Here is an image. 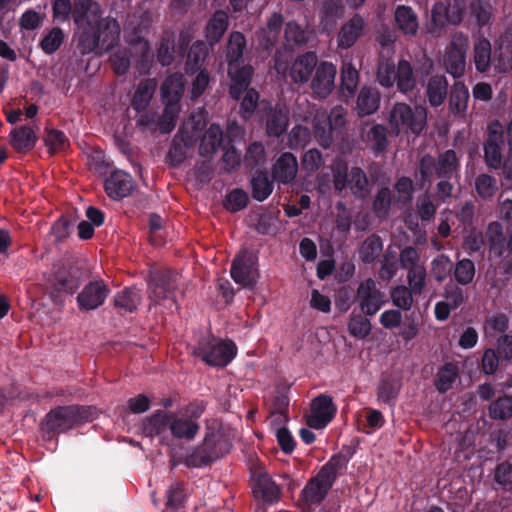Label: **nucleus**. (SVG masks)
<instances>
[{
    "mask_svg": "<svg viewBox=\"0 0 512 512\" xmlns=\"http://www.w3.org/2000/svg\"><path fill=\"white\" fill-rule=\"evenodd\" d=\"M73 19L81 30L78 49L82 55L103 54L117 45L120 26L115 19L102 18L98 3L92 0H77Z\"/></svg>",
    "mask_w": 512,
    "mask_h": 512,
    "instance_id": "f257e3e1",
    "label": "nucleus"
},
{
    "mask_svg": "<svg viewBox=\"0 0 512 512\" xmlns=\"http://www.w3.org/2000/svg\"><path fill=\"white\" fill-rule=\"evenodd\" d=\"M232 446L231 440L216 420L206 421L204 438L187 455L185 464L194 468L210 466L229 453Z\"/></svg>",
    "mask_w": 512,
    "mask_h": 512,
    "instance_id": "f03ea898",
    "label": "nucleus"
},
{
    "mask_svg": "<svg viewBox=\"0 0 512 512\" xmlns=\"http://www.w3.org/2000/svg\"><path fill=\"white\" fill-rule=\"evenodd\" d=\"M90 406L67 405L51 409L45 416L43 430L47 434L64 433L94 419Z\"/></svg>",
    "mask_w": 512,
    "mask_h": 512,
    "instance_id": "7ed1b4c3",
    "label": "nucleus"
},
{
    "mask_svg": "<svg viewBox=\"0 0 512 512\" xmlns=\"http://www.w3.org/2000/svg\"><path fill=\"white\" fill-rule=\"evenodd\" d=\"M89 277L86 261L78 257H67L60 261L51 284L54 291L67 295L74 294Z\"/></svg>",
    "mask_w": 512,
    "mask_h": 512,
    "instance_id": "20e7f679",
    "label": "nucleus"
},
{
    "mask_svg": "<svg viewBox=\"0 0 512 512\" xmlns=\"http://www.w3.org/2000/svg\"><path fill=\"white\" fill-rule=\"evenodd\" d=\"M427 122V110L422 106L411 107L407 103L397 102L389 114V124L398 136L400 133L419 136Z\"/></svg>",
    "mask_w": 512,
    "mask_h": 512,
    "instance_id": "39448f33",
    "label": "nucleus"
},
{
    "mask_svg": "<svg viewBox=\"0 0 512 512\" xmlns=\"http://www.w3.org/2000/svg\"><path fill=\"white\" fill-rule=\"evenodd\" d=\"M206 408L207 402L195 399L185 405L179 413L174 412L170 435L177 440L193 441L200 431L198 420Z\"/></svg>",
    "mask_w": 512,
    "mask_h": 512,
    "instance_id": "423d86ee",
    "label": "nucleus"
},
{
    "mask_svg": "<svg viewBox=\"0 0 512 512\" xmlns=\"http://www.w3.org/2000/svg\"><path fill=\"white\" fill-rule=\"evenodd\" d=\"M146 281L151 305H158L165 300H170L178 308L175 299L179 281L177 272L170 268L153 267L148 271Z\"/></svg>",
    "mask_w": 512,
    "mask_h": 512,
    "instance_id": "0eeeda50",
    "label": "nucleus"
},
{
    "mask_svg": "<svg viewBox=\"0 0 512 512\" xmlns=\"http://www.w3.org/2000/svg\"><path fill=\"white\" fill-rule=\"evenodd\" d=\"M332 177L334 189L338 194L346 188L359 199H364L369 194L368 177L360 167L349 169L345 161L338 160L332 166Z\"/></svg>",
    "mask_w": 512,
    "mask_h": 512,
    "instance_id": "6e6552de",
    "label": "nucleus"
},
{
    "mask_svg": "<svg viewBox=\"0 0 512 512\" xmlns=\"http://www.w3.org/2000/svg\"><path fill=\"white\" fill-rule=\"evenodd\" d=\"M234 342L218 340L213 336L202 337L193 350V354L212 367H225L236 356Z\"/></svg>",
    "mask_w": 512,
    "mask_h": 512,
    "instance_id": "1a4fd4ad",
    "label": "nucleus"
},
{
    "mask_svg": "<svg viewBox=\"0 0 512 512\" xmlns=\"http://www.w3.org/2000/svg\"><path fill=\"white\" fill-rule=\"evenodd\" d=\"M466 9V0L436 2L431 9L429 33L433 36H440L447 26H458L464 19Z\"/></svg>",
    "mask_w": 512,
    "mask_h": 512,
    "instance_id": "9d476101",
    "label": "nucleus"
},
{
    "mask_svg": "<svg viewBox=\"0 0 512 512\" xmlns=\"http://www.w3.org/2000/svg\"><path fill=\"white\" fill-rule=\"evenodd\" d=\"M468 47V37L463 32L452 35L445 50L444 66L453 78H460L465 73Z\"/></svg>",
    "mask_w": 512,
    "mask_h": 512,
    "instance_id": "9b49d317",
    "label": "nucleus"
},
{
    "mask_svg": "<svg viewBox=\"0 0 512 512\" xmlns=\"http://www.w3.org/2000/svg\"><path fill=\"white\" fill-rule=\"evenodd\" d=\"M257 266V256L248 249H242L232 261L230 275L237 284L253 287L259 277Z\"/></svg>",
    "mask_w": 512,
    "mask_h": 512,
    "instance_id": "f8f14e48",
    "label": "nucleus"
},
{
    "mask_svg": "<svg viewBox=\"0 0 512 512\" xmlns=\"http://www.w3.org/2000/svg\"><path fill=\"white\" fill-rule=\"evenodd\" d=\"M504 131L501 123L494 120L488 125L484 141V162L489 169L498 170L503 164Z\"/></svg>",
    "mask_w": 512,
    "mask_h": 512,
    "instance_id": "ddd939ff",
    "label": "nucleus"
},
{
    "mask_svg": "<svg viewBox=\"0 0 512 512\" xmlns=\"http://www.w3.org/2000/svg\"><path fill=\"white\" fill-rule=\"evenodd\" d=\"M111 290L103 280H94L87 283L77 295L76 301L80 311H92L101 307Z\"/></svg>",
    "mask_w": 512,
    "mask_h": 512,
    "instance_id": "4468645a",
    "label": "nucleus"
},
{
    "mask_svg": "<svg viewBox=\"0 0 512 512\" xmlns=\"http://www.w3.org/2000/svg\"><path fill=\"white\" fill-rule=\"evenodd\" d=\"M337 406L329 395L320 394L311 403V414L307 418V424L313 429L325 428L335 417Z\"/></svg>",
    "mask_w": 512,
    "mask_h": 512,
    "instance_id": "2eb2a0df",
    "label": "nucleus"
},
{
    "mask_svg": "<svg viewBox=\"0 0 512 512\" xmlns=\"http://www.w3.org/2000/svg\"><path fill=\"white\" fill-rule=\"evenodd\" d=\"M361 311L366 316H374L384 304L382 293L373 279L368 278L361 282L356 293Z\"/></svg>",
    "mask_w": 512,
    "mask_h": 512,
    "instance_id": "dca6fc26",
    "label": "nucleus"
},
{
    "mask_svg": "<svg viewBox=\"0 0 512 512\" xmlns=\"http://www.w3.org/2000/svg\"><path fill=\"white\" fill-rule=\"evenodd\" d=\"M333 483L319 472L311 477L300 493V500L308 507L320 505L333 487Z\"/></svg>",
    "mask_w": 512,
    "mask_h": 512,
    "instance_id": "f3484780",
    "label": "nucleus"
},
{
    "mask_svg": "<svg viewBox=\"0 0 512 512\" xmlns=\"http://www.w3.org/2000/svg\"><path fill=\"white\" fill-rule=\"evenodd\" d=\"M311 88L318 98L328 97L335 87L336 66L328 61L320 62L315 68Z\"/></svg>",
    "mask_w": 512,
    "mask_h": 512,
    "instance_id": "a211bd4d",
    "label": "nucleus"
},
{
    "mask_svg": "<svg viewBox=\"0 0 512 512\" xmlns=\"http://www.w3.org/2000/svg\"><path fill=\"white\" fill-rule=\"evenodd\" d=\"M174 412L162 409L155 410L142 422V431L145 436L159 437L164 440L171 434V423Z\"/></svg>",
    "mask_w": 512,
    "mask_h": 512,
    "instance_id": "6ab92c4d",
    "label": "nucleus"
},
{
    "mask_svg": "<svg viewBox=\"0 0 512 512\" xmlns=\"http://www.w3.org/2000/svg\"><path fill=\"white\" fill-rule=\"evenodd\" d=\"M104 190L110 199L115 201L122 200L133 192V178L129 173L122 170L112 171L105 179Z\"/></svg>",
    "mask_w": 512,
    "mask_h": 512,
    "instance_id": "aec40b11",
    "label": "nucleus"
},
{
    "mask_svg": "<svg viewBox=\"0 0 512 512\" xmlns=\"http://www.w3.org/2000/svg\"><path fill=\"white\" fill-rule=\"evenodd\" d=\"M228 75L231 80L229 95L234 100H240L243 93L250 89L254 68L251 65L233 64L228 66Z\"/></svg>",
    "mask_w": 512,
    "mask_h": 512,
    "instance_id": "412c9836",
    "label": "nucleus"
},
{
    "mask_svg": "<svg viewBox=\"0 0 512 512\" xmlns=\"http://www.w3.org/2000/svg\"><path fill=\"white\" fill-rule=\"evenodd\" d=\"M298 172V161L291 152L282 153L272 166V178L280 184L292 183Z\"/></svg>",
    "mask_w": 512,
    "mask_h": 512,
    "instance_id": "4be33fe9",
    "label": "nucleus"
},
{
    "mask_svg": "<svg viewBox=\"0 0 512 512\" xmlns=\"http://www.w3.org/2000/svg\"><path fill=\"white\" fill-rule=\"evenodd\" d=\"M361 138L366 147L377 157L387 152L389 147L388 129L383 124H373L368 129H363Z\"/></svg>",
    "mask_w": 512,
    "mask_h": 512,
    "instance_id": "5701e85b",
    "label": "nucleus"
},
{
    "mask_svg": "<svg viewBox=\"0 0 512 512\" xmlns=\"http://www.w3.org/2000/svg\"><path fill=\"white\" fill-rule=\"evenodd\" d=\"M359 70L353 65L351 60L344 59L340 68V87L339 95L342 101L351 100L358 88Z\"/></svg>",
    "mask_w": 512,
    "mask_h": 512,
    "instance_id": "b1692460",
    "label": "nucleus"
},
{
    "mask_svg": "<svg viewBox=\"0 0 512 512\" xmlns=\"http://www.w3.org/2000/svg\"><path fill=\"white\" fill-rule=\"evenodd\" d=\"M317 65L318 57L313 51L297 56L290 68L292 81L297 84L307 83Z\"/></svg>",
    "mask_w": 512,
    "mask_h": 512,
    "instance_id": "393cba45",
    "label": "nucleus"
},
{
    "mask_svg": "<svg viewBox=\"0 0 512 512\" xmlns=\"http://www.w3.org/2000/svg\"><path fill=\"white\" fill-rule=\"evenodd\" d=\"M253 494L266 503H274L279 500L281 490L266 471H259L254 475Z\"/></svg>",
    "mask_w": 512,
    "mask_h": 512,
    "instance_id": "a878e982",
    "label": "nucleus"
},
{
    "mask_svg": "<svg viewBox=\"0 0 512 512\" xmlns=\"http://www.w3.org/2000/svg\"><path fill=\"white\" fill-rule=\"evenodd\" d=\"M436 177L438 179L459 178L461 163L460 158L453 149H447L438 154L436 158Z\"/></svg>",
    "mask_w": 512,
    "mask_h": 512,
    "instance_id": "bb28decb",
    "label": "nucleus"
},
{
    "mask_svg": "<svg viewBox=\"0 0 512 512\" xmlns=\"http://www.w3.org/2000/svg\"><path fill=\"white\" fill-rule=\"evenodd\" d=\"M38 137L30 125L13 128L9 133V143L18 153L26 154L36 145Z\"/></svg>",
    "mask_w": 512,
    "mask_h": 512,
    "instance_id": "cd10ccee",
    "label": "nucleus"
},
{
    "mask_svg": "<svg viewBox=\"0 0 512 512\" xmlns=\"http://www.w3.org/2000/svg\"><path fill=\"white\" fill-rule=\"evenodd\" d=\"M363 18L356 14L349 19L339 30L337 36L338 47L341 49L351 48L359 37L362 35L364 30Z\"/></svg>",
    "mask_w": 512,
    "mask_h": 512,
    "instance_id": "c85d7f7f",
    "label": "nucleus"
},
{
    "mask_svg": "<svg viewBox=\"0 0 512 512\" xmlns=\"http://www.w3.org/2000/svg\"><path fill=\"white\" fill-rule=\"evenodd\" d=\"M184 92V85L180 76L170 75L161 85V96L166 104L164 116H168L169 110L179 103Z\"/></svg>",
    "mask_w": 512,
    "mask_h": 512,
    "instance_id": "c756f323",
    "label": "nucleus"
},
{
    "mask_svg": "<svg viewBox=\"0 0 512 512\" xmlns=\"http://www.w3.org/2000/svg\"><path fill=\"white\" fill-rule=\"evenodd\" d=\"M380 93L371 86H362L356 100V110L360 117L374 114L380 107Z\"/></svg>",
    "mask_w": 512,
    "mask_h": 512,
    "instance_id": "7c9ffc66",
    "label": "nucleus"
},
{
    "mask_svg": "<svg viewBox=\"0 0 512 512\" xmlns=\"http://www.w3.org/2000/svg\"><path fill=\"white\" fill-rule=\"evenodd\" d=\"M289 125L288 111L280 107L268 106L266 113V133L269 137L278 138L283 135Z\"/></svg>",
    "mask_w": 512,
    "mask_h": 512,
    "instance_id": "2f4dec72",
    "label": "nucleus"
},
{
    "mask_svg": "<svg viewBox=\"0 0 512 512\" xmlns=\"http://www.w3.org/2000/svg\"><path fill=\"white\" fill-rule=\"evenodd\" d=\"M223 142V130L219 124H211L200 139L199 154L202 157H212Z\"/></svg>",
    "mask_w": 512,
    "mask_h": 512,
    "instance_id": "473e14b6",
    "label": "nucleus"
},
{
    "mask_svg": "<svg viewBox=\"0 0 512 512\" xmlns=\"http://www.w3.org/2000/svg\"><path fill=\"white\" fill-rule=\"evenodd\" d=\"M398 29L406 36H415L418 32L419 22L415 11L406 5H399L394 13Z\"/></svg>",
    "mask_w": 512,
    "mask_h": 512,
    "instance_id": "72a5a7b5",
    "label": "nucleus"
},
{
    "mask_svg": "<svg viewBox=\"0 0 512 512\" xmlns=\"http://www.w3.org/2000/svg\"><path fill=\"white\" fill-rule=\"evenodd\" d=\"M448 80L444 75H432L427 82L426 95L432 107L441 106L448 94Z\"/></svg>",
    "mask_w": 512,
    "mask_h": 512,
    "instance_id": "f704fd0d",
    "label": "nucleus"
},
{
    "mask_svg": "<svg viewBox=\"0 0 512 512\" xmlns=\"http://www.w3.org/2000/svg\"><path fill=\"white\" fill-rule=\"evenodd\" d=\"M401 379L392 374L383 375L377 387V398L379 401L394 405L401 389Z\"/></svg>",
    "mask_w": 512,
    "mask_h": 512,
    "instance_id": "c9c22d12",
    "label": "nucleus"
},
{
    "mask_svg": "<svg viewBox=\"0 0 512 512\" xmlns=\"http://www.w3.org/2000/svg\"><path fill=\"white\" fill-rule=\"evenodd\" d=\"M473 61L479 73L489 71L491 64H493V59L491 43L487 38L481 36L475 41L473 47Z\"/></svg>",
    "mask_w": 512,
    "mask_h": 512,
    "instance_id": "e433bc0d",
    "label": "nucleus"
},
{
    "mask_svg": "<svg viewBox=\"0 0 512 512\" xmlns=\"http://www.w3.org/2000/svg\"><path fill=\"white\" fill-rule=\"evenodd\" d=\"M141 300L142 295L139 289L135 287H125L114 295L113 304L115 308L119 310L133 313L137 310Z\"/></svg>",
    "mask_w": 512,
    "mask_h": 512,
    "instance_id": "4c0bfd02",
    "label": "nucleus"
},
{
    "mask_svg": "<svg viewBox=\"0 0 512 512\" xmlns=\"http://www.w3.org/2000/svg\"><path fill=\"white\" fill-rule=\"evenodd\" d=\"M266 170H257L251 178V194L253 199L263 202L272 193L274 185Z\"/></svg>",
    "mask_w": 512,
    "mask_h": 512,
    "instance_id": "58836bf2",
    "label": "nucleus"
},
{
    "mask_svg": "<svg viewBox=\"0 0 512 512\" xmlns=\"http://www.w3.org/2000/svg\"><path fill=\"white\" fill-rule=\"evenodd\" d=\"M313 133L316 141L323 148H330L333 143L334 128L330 116H316L313 119Z\"/></svg>",
    "mask_w": 512,
    "mask_h": 512,
    "instance_id": "ea45409f",
    "label": "nucleus"
},
{
    "mask_svg": "<svg viewBox=\"0 0 512 512\" xmlns=\"http://www.w3.org/2000/svg\"><path fill=\"white\" fill-rule=\"evenodd\" d=\"M487 239L490 255L494 258H501L507 250V243H505L503 227L499 222L494 221L488 225Z\"/></svg>",
    "mask_w": 512,
    "mask_h": 512,
    "instance_id": "a19ab883",
    "label": "nucleus"
},
{
    "mask_svg": "<svg viewBox=\"0 0 512 512\" xmlns=\"http://www.w3.org/2000/svg\"><path fill=\"white\" fill-rule=\"evenodd\" d=\"M228 27V16L222 11H216L206 25V37L211 44L221 40Z\"/></svg>",
    "mask_w": 512,
    "mask_h": 512,
    "instance_id": "79ce46f5",
    "label": "nucleus"
},
{
    "mask_svg": "<svg viewBox=\"0 0 512 512\" xmlns=\"http://www.w3.org/2000/svg\"><path fill=\"white\" fill-rule=\"evenodd\" d=\"M156 89L154 79L148 78L141 81L132 98V107L140 112L147 108Z\"/></svg>",
    "mask_w": 512,
    "mask_h": 512,
    "instance_id": "37998d69",
    "label": "nucleus"
},
{
    "mask_svg": "<svg viewBox=\"0 0 512 512\" xmlns=\"http://www.w3.org/2000/svg\"><path fill=\"white\" fill-rule=\"evenodd\" d=\"M208 55V48L204 41H196L189 48L185 63V71L187 74H195L200 70L203 62Z\"/></svg>",
    "mask_w": 512,
    "mask_h": 512,
    "instance_id": "c03bdc74",
    "label": "nucleus"
},
{
    "mask_svg": "<svg viewBox=\"0 0 512 512\" xmlns=\"http://www.w3.org/2000/svg\"><path fill=\"white\" fill-rule=\"evenodd\" d=\"M44 144L48 149L50 155L63 152L70 146V141L66 134L56 128L45 127Z\"/></svg>",
    "mask_w": 512,
    "mask_h": 512,
    "instance_id": "a18cd8bd",
    "label": "nucleus"
},
{
    "mask_svg": "<svg viewBox=\"0 0 512 512\" xmlns=\"http://www.w3.org/2000/svg\"><path fill=\"white\" fill-rule=\"evenodd\" d=\"M488 416L496 421H507L511 419L512 396L504 394L492 400L488 406Z\"/></svg>",
    "mask_w": 512,
    "mask_h": 512,
    "instance_id": "49530a36",
    "label": "nucleus"
},
{
    "mask_svg": "<svg viewBox=\"0 0 512 512\" xmlns=\"http://www.w3.org/2000/svg\"><path fill=\"white\" fill-rule=\"evenodd\" d=\"M383 251V242L379 235L371 234L362 243L359 257L365 264L373 263Z\"/></svg>",
    "mask_w": 512,
    "mask_h": 512,
    "instance_id": "de8ad7c7",
    "label": "nucleus"
},
{
    "mask_svg": "<svg viewBox=\"0 0 512 512\" xmlns=\"http://www.w3.org/2000/svg\"><path fill=\"white\" fill-rule=\"evenodd\" d=\"M396 84L399 91L408 93L416 86L413 68L407 60H400L396 68Z\"/></svg>",
    "mask_w": 512,
    "mask_h": 512,
    "instance_id": "09e8293b",
    "label": "nucleus"
},
{
    "mask_svg": "<svg viewBox=\"0 0 512 512\" xmlns=\"http://www.w3.org/2000/svg\"><path fill=\"white\" fill-rule=\"evenodd\" d=\"M246 48L245 36L238 31H234L230 34L227 49H226V60L228 66L233 64H239L243 57L244 49Z\"/></svg>",
    "mask_w": 512,
    "mask_h": 512,
    "instance_id": "8fccbe9b",
    "label": "nucleus"
},
{
    "mask_svg": "<svg viewBox=\"0 0 512 512\" xmlns=\"http://www.w3.org/2000/svg\"><path fill=\"white\" fill-rule=\"evenodd\" d=\"M343 13L341 0H319V17L321 24L331 26Z\"/></svg>",
    "mask_w": 512,
    "mask_h": 512,
    "instance_id": "3c124183",
    "label": "nucleus"
},
{
    "mask_svg": "<svg viewBox=\"0 0 512 512\" xmlns=\"http://www.w3.org/2000/svg\"><path fill=\"white\" fill-rule=\"evenodd\" d=\"M75 219L70 215H61L51 226L49 237H53V243L64 242L73 232Z\"/></svg>",
    "mask_w": 512,
    "mask_h": 512,
    "instance_id": "603ef678",
    "label": "nucleus"
},
{
    "mask_svg": "<svg viewBox=\"0 0 512 512\" xmlns=\"http://www.w3.org/2000/svg\"><path fill=\"white\" fill-rule=\"evenodd\" d=\"M459 375L458 368L453 363H445L437 372L434 385L440 393H446L452 388Z\"/></svg>",
    "mask_w": 512,
    "mask_h": 512,
    "instance_id": "864d4df0",
    "label": "nucleus"
},
{
    "mask_svg": "<svg viewBox=\"0 0 512 512\" xmlns=\"http://www.w3.org/2000/svg\"><path fill=\"white\" fill-rule=\"evenodd\" d=\"M289 406L288 388L278 389L272 400L273 410L271 416L278 415L272 420L273 425H278L288 421L287 411Z\"/></svg>",
    "mask_w": 512,
    "mask_h": 512,
    "instance_id": "5fc2aeb1",
    "label": "nucleus"
},
{
    "mask_svg": "<svg viewBox=\"0 0 512 512\" xmlns=\"http://www.w3.org/2000/svg\"><path fill=\"white\" fill-rule=\"evenodd\" d=\"M453 276L459 285H468L473 282L476 269L474 262L469 258H463L453 264Z\"/></svg>",
    "mask_w": 512,
    "mask_h": 512,
    "instance_id": "6e6d98bb",
    "label": "nucleus"
},
{
    "mask_svg": "<svg viewBox=\"0 0 512 512\" xmlns=\"http://www.w3.org/2000/svg\"><path fill=\"white\" fill-rule=\"evenodd\" d=\"M469 91L461 81H456L450 93L449 104L454 113H464L467 109Z\"/></svg>",
    "mask_w": 512,
    "mask_h": 512,
    "instance_id": "4d7b16f0",
    "label": "nucleus"
},
{
    "mask_svg": "<svg viewBox=\"0 0 512 512\" xmlns=\"http://www.w3.org/2000/svg\"><path fill=\"white\" fill-rule=\"evenodd\" d=\"M348 463L342 454H333L330 459L318 471L326 479L335 484L339 474L346 470Z\"/></svg>",
    "mask_w": 512,
    "mask_h": 512,
    "instance_id": "13d9d810",
    "label": "nucleus"
},
{
    "mask_svg": "<svg viewBox=\"0 0 512 512\" xmlns=\"http://www.w3.org/2000/svg\"><path fill=\"white\" fill-rule=\"evenodd\" d=\"M166 506L172 510H179L184 507L187 500L186 485L183 481L172 483L167 492Z\"/></svg>",
    "mask_w": 512,
    "mask_h": 512,
    "instance_id": "bf43d9fd",
    "label": "nucleus"
},
{
    "mask_svg": "<svg viewBox=\"0 0 512 512\" xmlns=\"http://www.w3.org/2000/svg\"><path fill=\"white\" fill-rule=\"evenodd\" d=\"M493 65L497 72L507 73L512 70V42L500 44L495 49Z\"/></svg>",
    "mask_w": 512,
    "mask_h": 512,
    "instance_id": "052dcab7",
    "label": "nucleus"
},
{
    "mask_svg": "<svg viewBox=\"0 0 512 512\" xmlns=\"http://www.w3.org/2000/svg\"><path fill=\"white\" fill-rule=\"evenodd\" d=\"M453 271V262L445 254L437 255L431 261V273L438 283H442Z\"/></svg>",
    "mask_w": 512,
    "mask_h": 512,
    "instance_id": "680f3d73",
    "label": "nucleus"
},
{
    "mask_svg": "<svg viewBox=\"0 0 512 512\" xmlns=\"http://www.w3.org/2000/svg\"><path fill=\"white\" fill-rule=\"evenodd\" d=\"M392 203V192L389 187H382L376 193L372 209L378 218H386Z\"/></svg>",
    "mask_w": 512,
    "mask_h": 512,
    "instance_id": "e2e57ef3",
    "label": "nucleus"
},
{
    "mask_svg": "<svg viewBox=\"0 0 512 512\" xmlns=\"http://www.w3.org/2000/svg\"><path fill=\"white\" fill-rule=\"evenodd\" d=\"M248 202V194L241 188H235L226 195L223 206L227 211L236 213L246 208Z\"/></svg>",
    "mask_w": 512,
    "mask_h": 512,
    "instance_id": "0e129e2a",
    "label": "nucleus"
},
{
    "mask_svg": "<svg viewBox=\"0 0 512 512\" xmlns=\"http://www.w3.org/2000/svg\"><path fill=\"white\" fill-rule=\"evenodd\" d=\"M413 295L414 291L405 285L396 286L390 292L393 305L404 311L412 308Z\"/></svg>",
    "mask_w": 512,
    "mask_h": 512,
    "instance_id": "69168bd1",
    "label": "nucleus"
},
{
    "mask_svg": "<svg viewBox=\"0 0 512 512\" xmlns=\"http://www.w3.org/2000/svg\"><path fill=\"white\" fill-rule=\"evenodd\" d=\"M311 139V131L303 125H295L288 133L287 146L291 150L304 148Z\"/></svg>",
    "mask_w": 512,
    "mask_h": 512,
    "instance_id": "338daca9",
    "label": "nucleus"
},
{
    "mask_svg": "<svg viewBox=\"0 0 512 512\" xmlns=\"http://www.w3.org/2000/svg\"><path fill=\"white\" fill-rule=\"evenodd\" d=\"M494 482L504 490H512V463L502 461L496 465L493 475Z\"/></svg>",
    "mask_w": 512,
    "mask_h": 512,
    "instance_id": "774afa93",
    "label": "nucleus"
}]
</instances>
